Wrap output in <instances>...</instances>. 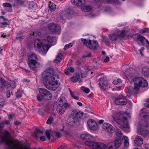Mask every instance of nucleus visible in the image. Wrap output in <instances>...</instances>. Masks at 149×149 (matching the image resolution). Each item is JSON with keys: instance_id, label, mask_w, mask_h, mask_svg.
<instances>
[{"instance_id": "f257e3e1", "label": "nucleus", "mask_w": 149, "mask_h": 149, "mask_svg": "<svg viewBox=\"0 0 149 149\" xmlns=\"http://www.w3.org/2000/svg\"><path fill=\"white\" fill-rule=\"evenodd\" d=\"M53 39L52 36L50 35H45L43 39H36L35 40L34 47L37 48L40 53L43 55L45 54L50 48L49 43L52 41Z\"/></svg>"}, {"instance_id": "f03ea898", "label": "nucleus", "mask_w": 149, "mask_h": 149, "mask_svg": "<svg viewBox=\"0 0 149 149\" xmlns=\"http://www.w3.org/2000/svg\"><path fill=\"white\" fill-rule=\"evenodd\" d=\"M132 81L134 83V87L130 86L128 89V93L130 95L136 93L140 87H146L148 85L146 80L141 77L135 78Z\"/></svg>"}, {"instance_id": "7ed1b4c3", "label": "nucleus", "mask_w": 149, "mask_h": 149, "mask_svg": "<svg viewBox=\"0 0 149 149\" xmlns=\"http://www.w3.org/2000/svg\"><path fill=\"white\" fill-rule=\"evenodd\" d=\"M85 145L94 149H114L115 148L113 142L108 144L107 145L101 142L87 141L85 142Z\"/></svg>"}, {"instance_id": "20e7f679", "label": "nucleus", "mask_w": 149, "mask_h": 149, "mask_svg": "<svg viewBox=\"0 0 149 149\" xmlns=\"http://www.w3.org/2000/svg\"><path fill=\"white\" fill-rule=\"evenodd\" d=\"M124 114L120 112L117 113L115 116H113L112 118L120 128L125 130L129 129L130 127L127 124V118L123 116Z\"/></svg>"}, {"instance_id": "39448f33", "label": "nucleus", "mask_w": 149, "mask_h": 149, "mask_svg": "<svg viewBox=\"0 0 149 149\" xmlns=\"http://www.w3.org/2000/svg\"><path fill=\"white\" fill-rule=\"evenodd\" d=\"M42 81L44 84L54 79L55 78L58 79L57 75H54L53 69H47L44 71L42 74Z\"/></svg>"}, {"instance_id": "423d86ee", "label": "nucleus", "mask_w": 149, "mask_h": 149, "mask_svg": "<svg viewBox=\"0 0 149 149\" xmlns=\"http://www.w3.org/2000/svg\"><path fill=\"white\" fill-rule=\"evenodd\" d=\"M81 41L84 45L90 49H95L98 46V42L96 40H92L88 39H82Z\"/></svg>"}, {"instance_id": "0eeeda50", "label": "nucleus", "mask_w": 149, "mask_h": 149, "mask_svg": "<svg viewBox=\"0 0 149 149\" xmlns=\"http://www.w3.org/2000/svg\"><path fill=\"white\" fill-rule=\"evenodd\" d=\"M40 95L37 97L38 100L41 101L42 98L47 100H50L51 99L52 95L49 91L44 88H40L39 90Z\"/></svg>"}, {"instance_id": "6e6552de", "label": "nucleus", "mask_w": 149, "mask_h": 149, "mask_svg": "<svg viewBox=\"0 0 149 149\" xmlns=\"http://www.w3.org/2000/svg\"><path fill=\"white\" fill-rule=\"evenodd\" d=\"M56 78L44 84L45 87L50 90H55L60 85L59 82L56 80Z\"/></svg>"}, {"instance_id": "1a4fd4ad", "label": "nucleus", "mask_w": 149, "mask_h": 149, "mask_svg": "<svg viewBox=\"0 0 149 149\" xmlns=\"http://www.w3.org/2000/svg\"><path fill=\"white\" fill-rule=\"evenodd\" d=\"M102 127L104 130L109 133H112L114 132V127L108 123H103L102 125Z\"/></svg>"}, {"instance_id": "9d476101", "label": "nucleus", "mask_w": 149, "mask_h": 149, "mask_svg": "<svg viewBox=\"0 0 149 149\" xmlns=\"http://www.w3.org/2000/svg\"><path fill=\"white\" fill-rule=\"evenodd\" d=\"M114 102L117 105H123L126 104L127 100L124 97L120 96L115 99Z\"/></svg>"}, {"instance_id": "9b49d317", "label": "nucleus", "mask_w": 149, "mask_h": 149, "mask_svg": "<svg viewBox=\"0 0 149 149\" xmlns=\"http://www.w3.org/2000/svg\"><path fill=\"white\" fill-rule=\"evenodd\" d=\"M100 86L102 89L104 90H106L110 88V87L107 83L106 80L104 79L103 78L100 79Z\"/></svg>"}, {"instance_id": "f8f14e48", "label": "nucleus", "mask_w": 149, "mask_h": 149, "mask_svg": "<svg viewBox=\"0 0 149 149\" xmlns=\"http://www.w3.org/2000/svg\"><path fill=\"white\" fill-rule=\"evenodd\" d=\"M83 116L82 112L78 110H74L72 111L70 117H73L75 119L78 120L79 121V118Z\"/></svg>"}, {"instance_id": "ddd939ff", "label": "nucleus", "mask_w": 149, "mask_h": 149, "mask_svg": "<svg viewBox=\"0 0 149 149\" xmlns=\"http://www.w3.org/2000/svg\"><path fill=\"white\" fill-rule=\"evenodd\" d=\"M87 124L88 127L91 130H95L98 129L97 124L93 120H88L87 122Z\"/></svg>"}, {"instance_id": "4468645a", "label": "nucleus", "mask_w": 149, "mask_h": 149, "mask_svg": "<svg viewBox=\"0 0 149 149\" xmlns=\"http://www.w3.org/2000/svg\"><path fill=\"white\" fill-rule=\"evenodd\" d=\"M36 60L29 61L28 64L31 69L33 71L36 70L39 67L40 64Z\"/></svg>"}, {"instance_id": "2eb2a0df", "label": "nucleus", "mask_w": 149, "mask_h": 149, "mask_svg": "<svg viewBox=\"0 0 149 149\" xmlns=\"http://www.w3.org/2000/svg\"><path fill=\"white\" fill-rule=\"evenodd\" d=\"M48 28L51 32H58L59 31L61 30L60 27L59 26L54 23L49 24Z\"/></svg>"}, {"instance_id": "dca6fc26", "label": "nucleus", "mask_w": 149, "mask_h": 149, "mask_svg": "<svg viewBox=\"0 0 149 149\" xmlns=\"http://www.w3.org/2000/svg\"><path fill=\"white\" fill-rule=\"evenodd\" d=\"M56 103L57 105L58 106H67L68 105L67 101L66 98L62 97L58 98Z\"/></svg>"}, {"instance_id": "f3484780", "label": "nucleus", "mask_w": 149, "mask_h": 149, "mask_svg": "<svg viewBox=\"0 0 149 149\" xmlns=\"http://www.w3.org/2000/svg\"><path fill=\"white\" fill-rule=\"evenodd\" d=\"M81 138L83 139L91 140L94 138V136L87 132H85L81 134L80 136Z\"/></svg>"}, {"instance_id": "a211bd4d", "label": "nucleus", "mask_w": 149, "mask_h": 149, "mask_svg": "<svg viewBox=\"0 0 149 149\" xmlns=\"http://www.w3.org/2000/svg\"><path fill=\"white\" fill-rule=\"evenodd\" d=\"M143 139L140 136H136L134 140V144L136 146H139L143 143Z\"/></svg>"}, {"instance_id": "6ab92c4d", "label": "nucleus", "mask_w": 149, "mask_h": 149, "mask_svg": "<svg viewBox=\"0 0 149 149\" xmlns=\"http://www.w3.org/2000/svg\"><path fill=\"white\" fill-rule=\"evenodd\" d=\"M67 106H57L56 110L57 113L60 115H62L65 112Z\"/></svg>"}, {"instance_id": "aec40b11", "label": "nucleus", "mask_w": 149, "mask_h": 149, "mask_svg": "<svg viewBox=\"0 0 149 149\" xmlns=\"http://www.w3.org/2000/svg\"><path fill=\"white\" fill-rule=\"evenodd\" d=\"M114 141V146L115 148H117L120 147L122 143L121 138L115 137Z\"/></svg>"}, {"instance_id": "412c9836", "label": "nucleus", "mask_w": 149, "mask_h": 149, "mask_svg": "<svg viewBox=\"0 0 149 149\" xmlns=\"http://www.w3.org/2000/svg\"><path fill=\"white\" fill-rule=\"evenodd\" d=\"M28 61H30L34 60H38L36 55L34 52H31L28 54Z\"/></svg>"}, {"instance_id": "4be33fe9", "label": "nucleus", "mask_w": 149, "mask_h": 149, "mask_svg": "<svg viewBox=\"0 0 149 149\" xmlns=\"http://www.w3.org/2000/svg\"><path fill=\"white\" fill-rule=\"evenodd\" d=\"M147 40L145 38L141 35H138L137 36V41L140 42L143 46H144L145 42Z\"/></svg>"}, {"instance_id": "5701e85b", "label": "nucleus", "mask_w": 149, "mask_h": 149, "mask_svg": "<svg viewBox=\"0 0 149 149\" xmlns=\"http://www.w3.org/2000/svg\"><path fill=\"white\" fill-rule=\"evenodd\" d=\"M73 4L76 6H81L85 3V0H71Z\"/></svg>"}, {"instance_id": "b1692460", "label": "nucleus", "mask_w": 149, "mask_h": 149, "mask_svg": "<svg viewBox=\"0 0 149 149\" xmlns=\"http://www.w3.org/2000/svg\"><path fill=\"white\" fill-rule=\"evenodd\" d=\"M79 121L78 120L75 119L73 117H70L68 120V123L70 125L72 126L78 123Z\"/></svg>"}, {"instance_id": "393cba45", "label": "nucleus", "mask_w": 149, "mask_h": 149, "mask_svg": "<svg viewBox=\"0 0 149 149\" xmlns=\"http://www.w3.org/2000/svg\"><path fill=\"white\" fill-rule=\"evenodd\" d=\"M63 57V54L61 53H59L56 56V58L54 61V62L58 63H60Z\"/></svg>"}, {"instance_id": "a878e982", "label": "nucleus", "mask_w": 149, "mask_h": 149, "mask_svg": "<svg viewBox=\"0 0 149 149\" xmlns=\"http://www.w3.org/2000/svg\"><path fill=\"white\" fill-rule=\"evenodd\" d=\"M122 139L123 141L124 147H127L129 145V139L128 137L126 136H123Z\"/></svg>"}, {"instance_id": "bb28decb", "label": "nucleus", "mask_w": 149, "mask_h": 149, "mask_svg": "<svg viewBox=\"0 0 149 149\" xmlns=\"http://www.w3.org/2000/svg\"><path fill=\"white\" fill-rule=\"evenodd\" d=\"M127 32V31L122 30L121 31H118L117 32V36L121 37H124L126 33Z\"/></svg>"}, {"instance_id": "cd10ccee", "label": "nucleus", "mask_w": 149, "mask_h": 149, "mask_svg": "<svg viewBox=\"0 0 149 149\" xmlns=\"http://www.w3.org/2000/svg\"><path fill=\"white\" fill-rule=\"evenodd\" d=\"M148 126V124L147 123L141 124L139 127L140 129V131L141 132H143L146 128V127Z\"/></svg>"}, {"instance_id": "c85d7f7f", "label": "nucleus", "mask_w": 149, "mask_h": 149, "mask_svg": "<svg viewBox=\"0 0 149 149\" xmlns=\"http://www.w3.org/2000/svg\"><path fill=\"white\" fill-rule=\"evenodd\" d=\"M116 136L118 137L121 138L123 136L122 133L120 130L119 129L117 128L114 130Z\"/></svg>"}, {"instance_id": "c756f323", "label": "nucleus", "mask_w": 149, "mask_h": 149, "mask_svg": "<svg viewBox=\"0 0 149 149\" xmlns=\"http://www.w3.org/2000/svg\"><path fill=\"white\" fill-rule=\"evenodd\" d=\"M92 7L91 6H82L81 8V10L85 12H89L91 10Z\"/></svg>"}, {"instance_id": "7c9ffc66", "label": "nucleus", "mask_w": 149, "mask_h": 149, "mask_svg": "<svg viewBox=\"0 0 149 149\" xmlns=\"http://www.w3.org/2000/svg\"><path fill=\"white\" fill-rule=\"evenodd\" d=\"M74 71V69L72 67L70 68H68L67 69H66L65 70V73L66 74L68 75L69 74V72L73 73Z\"/></svg>"}, {"instance_id": "2f4dec72", "label": "nucleus", "mask_w": 149, "mask_h": 149, "mask_svg": "<svg viewBox=\"0 0 149 149\" xmlns=\"http://www.w3.org/2000/svg\"><path fill=\"white\" fill-rule=\"evenodd\" d=\"M142 73L144 75L148 74H149V69L146 67H143L142 69Z\"/></svg>"}, {"instance_id": "473e14b6", "label": "nucleus", "mask_w": 149, "mask_h": 149, "mask_svg": "<svg viewBox=\"0 0 149 149\" xmlns=\"http://www.w3.org/2000/svg\"><path fill=\"white\" fill-rule=\"evenodd\" d=\"M80 78V76L79 74H76L72 77L71 80L73 82H75L79 80Z\"/></svg>"}, {"instance_id": "72a5a7b5", "label": "nucleus", "mask_w": 149, "mask_h": 149, "mask_svg": "<svg viewBox=\"0 0 149 149\" xmlns=\"http://www.w3.org/2000/svg\"><path fill=\"white\" fill-rule=\"evenodd\" d=\"M43 133V131L40 130L38 129H36L35 132V135L37 137H38L40 135H42Z\"/></svg>"}, {"instance_id": "f704fd0d", "label": "nucleus", "mask_w": 149, "mask_h": 149, "mask_svg": "<svg viewBox=\"0 0 149 149\" xmlns=\"http://www.w3.org/2000/svg\"><path fill=\"white\" fill-rule=\"evenodd\" d=\"M56 5L54 3L51 2H50L49 5V10L51 11H54L56 9Z\"/></svg>"}, {"instance_id": "c9c22d12", "label": "nucleus", "mask_w": 149, "mask_h": 149, "mask_svg": "<svg viewBox=\"0 0 149 149\" xmlns=\"http://www.w3.org/2000/svg\"><path fill=\"white\" fill-rule=\"evenodd\" d=\"M71 96L74 99L78 100L79 98L75 94L73 93L70 88H69Z\"/></svg>"}, {"instance_id": "e433bc0d", "label": "nucleus", "mask_w": 149, "mask_h": 149, "mask_svg": "<svg viewBox=\"0 0 149 149\" xmlns=\"http://www.w3.org/2000/svg\"><path fill=\"white\" fill-rule=\"evenodd\" d=\"M118 36L117 33H113L110 35V38L112 41H115L117 39Z\"/></svg>"}, {"instance_id": "4c0bfd02", "label": "nucleus", "mask_w": 149, "mask_h": 149, "mask_svg": "<svg viewBox=\"0 0 149 149\" xmlns=\"http://www.w3.org/2000/svg\"><path fill=\"white\" fill-rule=\"evenodd\" d=\"M2 82L3 84V85L5 86V88L6 87V88H8L10 86V84L8 83V82L6 81L3 79H2Z\"/></svg>"}, {"instance_id": "58836bf2", "label": "nucleus", "mask_w": 149, "mask_h": 149, "mask_svg": "<svg viewBox=\"0 0 149 149\" xmlns=\"http://www.w3.org/2000/svg\"><path fill=\"white\" fill-rule=\"evenodd\" d=\"M81 90L86 93H88L90 91L89 88L84 86H82L81 87Z\"/></svg>"}, {"instance_id": "ea45409f", "label": "nucleus", "mask_w": 149, "mask_h": 149, "mask_svg": "<svg viewBox=\"0 0 149 149\" xmlns=\"http://www.w3.org/2000/svg\"><path fill=\"white\" fill-rule=\"evenodd\" d=\"M52 132L51 130H46L45 132L46 135L48 139H50V134Z\"/></svg>"}, {"instance_id": "a19ab883", "label": "nucleus", "mask_w": 149, "mask_h": 149, "mask_svg": "<svg viewBox=\"0 0 149 149\" xmlns=\"http://www.w3.org/2000/svg\"><path fill=\"white\" fill-rule=\"evenodd\" d=\"M16 96L18 98H20L22 96V93L19 89L18 90L16 93Z\"/></svg>"}, {"instance_id": "79ce46f5", "label": "nucleus", "mask_w": 149, "mask_h": 149, "mask_svg": "<svg viewBox=\"0 0 149 149\" xmlns=\"http://www.w3.org/2000/svg\"><path fill=\"white\" fill-rule=\"evenodd\" d=\"M148 29H149L148 28L142 29L139 32L141 33L148 32Z\"/></svg>"}, {"instance_id": "37998d69", "label": "nucleus", "mask_w": 149, "mask_h": 149, "mask_svg": "<svg viewBox=\"0 0 149 149\" xmlns=\"http://www.w3.org/2000/svg\"><path fill=\"white\" fill-rule=\"evenodd\" d=\"M45 111V110L43 109H39L38 112L39 114L40 115H43Z\"/></svg>"}, {"instance_id": "c03bdc74", "label": "nucleus", "mask_w": 149, "mask_h": 149, "mask_svg": "<svg viewBox=\"0 0 149 149\" xmlns=\"http://www.w3.org/2000/svg\"><path fill=\"white\" fill-rule=\"evenodd\" d=\"M3 6L4 7H6L9 8L11 7L12 6L11 4L10 3H4L3 4Z\"/></svg>"}, {"instance_id": "a18cd8bd", "label": "nucleus", "mask_w": 149, "mask_h": 149, "mask_svg": "<svg viewBox=\"0 0 149 149\" xmlns=\"http://www.w3.org/2000/svg\"><path fill=\"white\" fill-rule=\"evenodd\" d=\"M10 86L13 88H15L16 86V84L15 82L14 81H11L10 84Z\"/></svg>"}, {"instance_id": "49530a36", "label": "nucleus", "mask_w": 149, "mask_h": 149, "mask_svg": "<svg viewBox=\"0 0 149 149\" xmlns=\"http://www.w3.org/2000/svg\"><path fill=\"white\" fill-rule=\"evenodd\" d=\"M15 1L17 4H23L24 3V1L22 0H15Z\"/></svg>"}, {"instance_id": "de8ad7c7", "label": "nucleus", "mask_w": 149, "mask_h": 149, "mask_svg": "<svg viewBox=\"0 0 149 149\" xmlns=\"http://www.w3.org/2000/svg\"><path fill=\"white\" fill-rule=\"evenodd\" d=\"M2 79L1 78V81L0 84V89L1 90L5 88V86L2 82Z\"/></svg>"}, {"instance_id": "09e8293b", "label": "nucleus", "mask_w": 149, "mask_h": 149, "mask_svg": "<svg viewBox=\"0 0 149 149\" xmlns=\"http://www.w3.org/2000/svg\"><path fill=\"white\" fill-rule=\"evenodd\" d=\"M140 116L141 117H144L145 118H146V117H149V113H148L146 115H144V114L142 113L140 115Z\"/></svg>"}, {"instance_id": "8fccbe9b", "label": "nucleus", "mask_w": 149, "mask_h": 149, "mask_svg": "<svg viewBox=\"0 0 149 149\" xmlns=\"http://www.w3.org/2000/svg\"><path fill=\"white\" fill-rule=\"evenodd\" d=\"M53 118L52 117H50L47 120V123L48 124H49L51 123L52 120H53Z\"/></svg>"}, {"instance_id": "3c124183", "label": "nucleus", "mask_w": 149, "mask_h": 149, "mask_svg": "<svg viewBox=\"0 0 149 149\" xmlns=\"http://www.w3.org/2000/svg\"><path fill=\"white\" fill-rule=\"evenodd\" d=\"M8 24L6 22H3L1 23H0V27H2V26H7V25H8Z\"/></svg>"}, {"instance_id": "603ef678", "label": "nucleus", "mask_w": 149, "mask_h": 149, "mask_svg": "<svg viewBox=\"0 0 149 149\" xmlns=\"http://www.w3.org/2000/svg\"><path fill=\"white\" fill-rule=\"evenodd\" d=\"M105 1L108 3H114L115 2V0H105Z\"/></svg>"}, {"instance_id": "864d4df0", "label": "nucleus", "mask_w": 149, "mask_h": 149, "mask_svg": "<svg viewBox=\"0 0 149 149\" xmlns=\"http://www.w3.org/2000/svg\"><path fill=\"white\" fill-rule=\"evenodd\" d=\"M4 100L2 98H0V105L2 106L4 105Z\"/></svg>"}, {"instance_id": "5fc2aeb1", "label": "nucleus", "mask_w": 149, "mask_h": 149, "mask_svg": "<svg viewBox=\"0 0 149 149\" xmlns=\"http://www.w3.org/2000/svg\"><path fill=\"white\" fill-rule=\"evenodd\" d=\"M3 123L4 124H7V125H10V122L8 120H5L3 121Z\"/></svg>"}, {"instance_id": "6e6d98bb", "label": "nucleus", "mask_w": 149, "mask_h": 149, "mask_svg": "<svg viewBox=\"0 0 149 149\" xmlns=\"http://www.w3.org/2000/svg\"><path fill=\"white\" fill-rule=\"evenodd\" d=\"M55 133L56 134V136L58 137H60L61 134L59 132L56 131L55 132Z\"/></svg>"}, {"instance_id": "4d7b16f0", "label": "nucleus", "mask_w": 149, "mask_h": 149, "mask_svg": "<svg viewBox=\"0 0 149 149\" xmlns=\"http://www.w3.org/2000/svg\"><path fill=\"white\" fill-rule=\"evenodd\" d=\"M145 105L146 107L149 108V98L146 100Z\"/></svg>"}, {"instance_id": "13d9d810", "label": "nucleus", "mask_w": 149, "mask_h": 149, "mask_svg": "<svg viewBox=\"0 0 149 149\" xmlns=\"http://www.w3.org/2000/svg\"><path fill=\"white\" fill-rule=\"evenodd\" d=\"M109 57L108 56H107L106 58L104 60L103 62H107L109 60Z\"/></svg>"}, {"instance_id": "bf43d9fd", "label": "nucleus", "mask_w": 149, "mask_h": 149, "mask_svg": "<svg viewBox=\"0 0 149 149\" xmlns=\"http://www.w3.org/2000/svg\"><path fill=\"white\" fill-rule=\"evenodd\" d=\"M40 139L42 141H45L46 140V138L45 136H42L40 137Z\"/></svg>"}, {"instance_id": "052dcab7", "label": "nucleus", "mask_w": 149, "mask_h": 149, "mask_svg": "<svg viewBox=\"0 0 149 149\" xmlns=\"http://www.w3.org/2000/svg\"><path fill=\"white\" fill-rule=\"evenodd\" d=\"M91 56V53H89L87 55L84 56V57H90Z\"/></svg>"}, {"instance_id": "680f3d73", "label": "nucleus", "mask_w": 149, "mask_h": 149, "mask_svg": "<svg viewBox=\"0 0 149 149\" xmlns=\"http://www.w3.org/2000/svg\"><path fill=\"white\" fill-rule=\"evenodd\" d=\"M15 115L14 114H11V115H9L8 116V119H12L14 117V116Z\"/></svg>"}, {"instance_id": "e2e57ef3", "label": "nucleus", "mask_w": 149, "mask_h": 149, "mask_svg": "<svg viewBox=\"0 0 149 149\" xmlns=\"http://www.w3.org/2000/svg\"><path fill=\"white\" fill-rule=\"evenodd\" d=\"M10 91L9 90H8L7 92V97L8 98L10 97Z\"/></svg>"}, {"instance_id": "0e129e2a", "label": "nucleus", "mask_w": 149, "mask_h": 149, "mask_svg": "<svg viewBox=\"0 0 149 149\" xmlns=\"http://www.w3.org/2000/svg\"><path fill=\"white\" fill-rule=\"evenodd\" d=\"M4 124L3 122L0 123V128H2L4 126Z\"/></svg>"}, {"instance_id": "69168bd1", "label": "nucleus", "mask_w": 149, "mask_h": 149, "mask_svg": "<svg viewBox=\"0 0 149 149\" xmlns=\"http://www.w3.org/2000/svg\"><path fill=\"white\" fill-rule=\"evenodd\" d=\"M68 45H65L63 48V49L64 51L66 50L69 48V47H68Z\"/></svg>"}, {"instance_id": "338daca9", "label": "nucleus", "mask_w": 149, "mask_h": 149, "mask_svg": "<svg viewBox=\"0 0 149 149\" xmlns=\"http://www.w3.org/2000/svg\"><path fill=\"white\" fill-rule=\"evenodd\" d=\"M0 18H2L4 21H8V19L5 18L3 16H0Z\"/></svg>"}, {"instance_id": "774afa93", "label": "nucleus", "mask_w": 149, "mask_h": 149, "mask_svg": "<svg viewBox=\"0 0 149 149\" xmlns=\"http://www.w3.org/2000/svg\"><path fill=\"white\" fill-rule=\"evenodd\" d=\"M21 123L19 121H16L14 123V124L15 125H18L20 124Z\"/></svg>"}]
</instances>
